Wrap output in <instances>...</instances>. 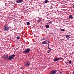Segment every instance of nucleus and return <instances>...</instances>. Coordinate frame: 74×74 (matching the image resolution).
Wrapping results in <instances>:
<instances>
[{
    "instance_id": "0eeeda50",
    "label": "nucleus",
    "mask_w": 74,
    "mask_h": 74,
    "mask_svg": "<svg viewBox=\"0 0 74 74\" xmlns=\"http://www.w3.org/2000/svg\"><path fill=\"white\" fill-rule=\"evenodd\" d=\"M23 2V0H18L16 1V3H22V2Z\"/></svg>"
},
{
    "instance_id": "1a4fd4ad",
    "label": "nucleus",
    "mask_w": 74,
    "mask_h": 74,
    "mask_svg": "<svg viewBox=\"0 0 74 74\" xmlns=\"http://www.w3.org/2000/svg\"><path fill=\"white\" fill-rule=\"evenodd\" d=\"M54 60L55 61V62H56V61H58V60H59L58 59V58H56L54 59Z\"/></svg>"
},
{
    "instance_id": "4468645a",
    "label": "nucleus",
    "mask_w": 74,
    "mask_h": 74,
    "mask_svg": "<svg viewBox=\"0 0 74 74\" xmlns=\"http://www.w3.org/2000/svg\"><path fill=\"white\" fill-rule=\"evenodd\" d=\"M8 55H6L5 56V58H6V59H7V58H8Z\"/></svg>"
},
{
    "instance_id": "5701e85b",
    "label": "nucleus",
    "mask_w": 74,
    "mask_h": 74,
    "mask_svg": "<svg viewBox=\"0 0 74 74\" xmlns=\"http://www.w3.org/2000/svg\"><path fill=\"white\" fill-rule=\"evenodd\" d=\"M51 51V50H50L48 52V53H50V52Z\"/></svg>"
},
{
    "instance_id": "20e7f679",
    "label": "nucleus",
    "mask_w": 74,
    "mask_h": 74,
    "mask_svg": "<svg viewBox=\"0 0 74 74\" xmlns=\"http://www.w3.org/2000/svg\"><path fill=\"white\" fill-rule=\"evenodd\" d=\"M25 64L26 67H29L30 65V63L29 61H26L25 62Z\"/></svg>"
},
{
    "instance_id": "7ed1b4c3",
    "label": "nucleus",
    "mask_w": 74,
    "mask_h": 74,
    "mask_svg": "<svg viewBox=\"0 0 74 74\" xmlns=\"http://www.w3.org/2000/svg\"><path fill=\"white\" fill-rule=\"evenodd\" d=\"M56 72H57V70H52L50 71V74H56Z\"/></svg>"
},
{
    "instance_id": "39448f33",
    "label": "nucleus",
    "mask_w": 74,
    "mask_h": 74,
    "mask_svg": "<svg viewBox=\"0 0 74 74\" xmlns=\"http://www.w3.org/2000/svg\"><path fill=\"white\" fill-rule=\"evenodd\" d=\"M30 49L29 48L26 49L25 50L23 51V53H29L30 52Z\"/></svg>"
},
{
    "instance_id": "aec40b11",
    "label": "nucleus",
    "mask_w": 74,
    "mask_h": 74,
    "mask_svg": "<svg viewBox=\"0 0 74 74\" xmlns=\"http://www.w3.org/2000/svg\"><path fill=\"white\" fill-rule=\"evenodd\" d=\"M58 60H60V59L61 60L62 59V57H60L59 58H58Z\"/></svg>"
},
{
    "instance_id": "423d86ee",
    "label": "nucleus",
    "mask_w": 74,
    "mask_h": 74,
    "mask_svg": "<svg viewBox=\"0 0 74 74\" xmlns=\"http://www.w3.org/2000/svg\"><path fill=\"white\" fill-rule=\"evenodd\" d=\"M42 44H48L49 43V41H48V40H46L43 42H42Z\"/></svg>"
},
{
    "instance_id": "a211bd4d",
    "label": "nucleus",
    "mask_w": 74,
    "mask_h": 74,
    "mask_svg": "<svg viewBox=\"0 0 74 74\" xmlns=\"http://www.w3.org/2000/svg\"><path fill=\"white\" fill-rule=\"evenodd\" d=\"M45 3L47 4L48 3V1L46 0L45 1Z\"/></svg>"
},
{
    "instance_id": "c85d7f7f",
    "label": "nucleus",
    "mask_w": 74,
    "mask_h": 74,
    "mask_svg": "<svg viewBox=\"0 0 74 74\" xmlns=\"http://www.w3.org/2000/svg\"><path fill=\"white\" fill-rule=\"evenodd\" d=\"M48 45H49V43H48Z\"/></svg>"
},
{
    "instance_id": "cd10ccee",
    "label": "nucleus",
    "mask_w": 74,
    "mask_h": 74,
    "mask_svg": "<svg viewBox=\"0 0 74 74\" xmlns=\"http://www.w3.org/2000/svg\"><path fill=\"white\" fill-rule=\"evenodd\" d=\"M51 22H52V21H51Z\"/></svg>"
},
{
    "instance_id": "9d476101",
    "label": "nucleus",
    "mask_w": 74,
    "mask_h": 74,
    "mask_svg": "<svg viewBox=\"0 0 74 74\" xmlns=\"http://www.w3.org/2000/svg\"><path fill=\"white\" fill-rule=\"evenodd\" d=\"M69 19H71L73 18V16L71 15H70L69 16Z\"/></svg>"
},
{
    "instance_id": "6e6552de",
    "label": "nucleus",
    "mask_w": 74,
    "mask_h": 74,
    "mask_svg": "<svg viewBox=\"0 0 74 74\" xmlns=\"http://www.w3.org/2000/svg\"><path fill=\"white\" fill-rule=\"evenodd\" d=\"M46 38H44V37L42 38H41L40 41H44V40H45Z\"/></svg>"
},
{
    "instance_id": "bb28decb",
    "label": "nucleus",
    "mask_w": 74,
    "mask_h": 74,
    "mask_svg": "<svg viewBox=\"0 0 74 74\" xmlns=\"http://www.w3.org/2000/svg\"><path fill=\"white\" fill-rule=\"evenodd\" d=\"M73 8H74V5L73 6Z\"/></svg>"
},
{
    "instance_id": "f257e3e1",
    "label": "nucleus",
    "mask_w": 74,
    "mask_h": 74,
    "mask_svg": "<svg viewBox=\"0 0 74 74\" xmlns=\"http://www.w3.org/2000/svg\"><path fill=\"white\" fill-rule=\"evenodd\" d=\"M4 30L5 31H8L9 30V27L8 25L5 24L4 25Z\"/></svg>"
},
{
    "instance_id": "f03ea898",
    "label": "nucleus",
    "mask_w": 74,
    "mask_h": 74,
    "mask_svg": "<svg viewBox=\"0 0 74 74\" xmlns=\"http://www.w3.org/2000/svg\"><path fill=\"white\" fill-rule=\"evenodd\" d=\"M15 55L13 54L12 55H10L9 57L8 58V60H12V59H13V58L14 57H15Z\"/></svg>"
},
{
    "instance_id": "9b49d317",
    "label": "nucleus",
    "mask_w": 74,
    "mask_h": 74,
    "mask_svg": "<svg viewBox=\"0 0 74 74\" xmlns=\"http://www.w3.org/2000/svg\"><path fill=\"white\" fill-rule=\"evenodd\" d=\"M45 27L46 28H49V25H45Z\"/></svg>"
},
{
    "instance_id": "dca6fc26",
    "label": "nucleus",
    "mask_w": 74,
    "mask_h": 74,
    "mask_svg": "<svg viewBox=\"0 0 74 74\" xmlns=\"http://www.w3.org/2000/svg\"><path fill=\"white\" fill-rule=\"evenodd\" d=\"M3 58H4V59L5 60H7V59H6V58H5V57H4V56H2Z\"/></svg>"
},
{
    "instance_id": "f8f14e48",
    "label": "nucleus",
    "mask_w": 74,
    "mask_h": 74,
    "mask_svg": "<svg viewBox=\"0 0 74 74\" xmlns=\"http://www.w3.org/2000/svg\"><path fill=\"white\" fill-rule=\"evenodd\" d=\"M66 38H67V39H69V38H70V36H69V35H66Z\"/></svg>"
},
{
    "instance_id": "ddd939ff",
    "label": "nucleus",
    "mask_w": 74,
    "mask_h": 74,
    "mask_svg": "<svg viewBox=\"0 0 74 74\" xmlns=\"http://www.w3.org/2000/svg\"><path fill=\"white\" fill-rule=\"evenodd\" d=\"M42 21V20H41V19L39 18V19L38 20V22H41V21Z\"/></svg>"
},
{
    "instance_id": "6ab92c4d",
    "label": "nucleus",
    "mask_w": 74,
    "mask_h": 74,
    "mask_svg": "<svg viewBox=\"0 0 74 74\" xmlns=\"http://www.w3.org/2000/svg\"><path fill=\"white\" fill-rule=\"evenodd\" d=\"M65 30V29H61V32H63V31H64Z\"/></svg>"
},
{
    "instance_id": "f3484780",
    "label": "nucleus",
    "mask_w": 74,
    "mask_h": 74,
    "mask_svg": "<svg viewBox=\"0 0 74 74\" xmlns=\"http://www.w3.org/2000/svg\"><path fill=\"white\" fill-rule=\"evenodd\" d=\"M30 22H27V25H30Z\"/></svg>"
},
{
    "instance_id": "4be33fe9",
    "label": "nucleus",
    "mask_w": 74,
    "mask_h": 74,
    "mask_svg": "<svg viewBox=\"0 0 74 74\" xmlns=\"http://www.w3.org/2000/svg\"><path fill=\"white\" fill-rule=\"evenodd\" d=\"M72 62H71V61H70L69 62V63H70V64H71V63Z\"/></svg>"
},
{
    "instance_id": "2eb2a0df",
    "label": "nucleus",
    "mask_w": 74,
    "mask_h": 74,
    "mask_svg": "<svg viewBox=\"0 0 74 74\" xmlns=\"http://www.w3.org/2000/svg\"><path fill=\"white\" fill-rule=\"evenodd\" d=\"M16 38L17 40H19V39H20V37L19 36H17L16 37Z\"/></svg>"
},
{
    "instance_id": "b1692460",
    "label": "nucleus",
    "mask_w": 74,
    "mask_h": 74,
    "mask_svg": "<svg viewBox=\"0 0 74 74\" xmlns=\"http://www.w3.org/2000/svg\"><path fill=\"white\" fill-rule=\"evenodd\" d=\"M59 73L60 74H62V72H61L60 71H59Z\"/></svg>"
},
{
    "instance_id": "412c9836",
    "label": "nucleus",
    "mask_w": 74,
    "mask_h": 74,
    "mask_svg": "<svg viewBox=\"0 0 74 74\" xmlns=\"http://www.w3.org/2000/svg\"><path fill=\"white\" fill-rule=\"evenodd\" d=\"M48 49H51V48H49V45H48Z\"/></svg>"
},
{
    "instance_id": "393cba45",
    "label": "nucleus",
    "mask_w": 74,
    "mask_h": 74,
    "mask_svg": "<svg viewBox=\"0 0 74 74\" xmlns=\"http://www.w3.org/2000/svg\"><path fill=\"white\" fill-rule=\"evenodd\" d=\"M65 63H66V64H67V63H68V62H65Z\"/></svg>"
},
{
    "instance_id": "a878e982",
    "label": "nucleus",
    "mask_w": 74,
    "mask_h": 74,
    "mask_svg": "<svg viewBox=\"0 0 74 74\" xmlns=\"http://www.w3.org/2000/svg\"><path fill=\"white\" fill-rule=\"evenodd\" d=\"M9 28H10V29H11V27L10 26V27H9Z\"/></svg>"
}]
</instances>
